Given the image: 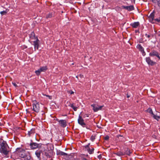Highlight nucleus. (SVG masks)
Instances as JSON below:
<instances>
[{
  "instance_id": "nucleus-1",
  "label": "nucleus",
  "mask_w": 160,
  "mask_h": 160,
  "mask_svg": "<svg viewBox=\"0 0 160 160\" xmlns=\"http://www.w3.org/2000/svg\"><path fill=\"white\" fill-rule=\"evenodd\" d=\"M18 155L21 158H23L27 157L28 159L30 157L29 152L21 148H17L16 152L12 155L11 158L14 160H17V159L18 158Z\"/></svg>"
},
{
  "instance_id": "nucleus-2",
  "label": "nucleus",
  "mask_w": 160,
  "mask_h": 160,
  "mask_svg": "<svg viewBox=\"0 0 160 160\" xmlns=\"http://www.w3.org/2000/svg\"><path fill=\"white\" fill-rule=\"evenodd\" d=\"M30 37L31 39H34V40L33 41L34 49H38V48L39 40L38 38L35 36L34 33L33 32L31 33V35L30 36Z\"/></svg>"
},
{
  "instance_id": "nucleus-3",
  "label": "nucleus",
  "mask_w": 160,
  "mask_h": 160,
  "mask_svg": "<svg viewBox=\"0 0 160 160\" xmlns=\"http://www.w3.org/2000/svg\"><path fill=\"white\" fill-rule=\"evenodd\" d=\"M91 106L92 108V109L94 112L101 110L102 108L104 107L103 105L99 106L97 104H92Z\"/></svg>"
},
{
  "instance_id": "nucleus-4",
  "label": "nucleus",
  "mask_w": 160,
  "mask_h": 160,
  "mask_svg": "<svg viewBox=\"0 0 160 160\" xmlns=\"http://www.w3.org/2000/svg\"><path fill=\"white\" fill-rule=\"evenodd\" d=\"M32 105L33 110L36 112H38L40 109L39 103L37 102H33Z\"/></svg>"
},
{
  "instance_id": "nucleus-5",
  "label": "nucleus",
  "mask_w": 160,
  "mask_h": 160,
  "mask_svg": "<svg viewBox=\"0 0 160 160\" xmlns=\"http://www.w3.org/2000/svg\"><path fill=\"white\" fill-rule=\"evenodd\" d=\"M8 147L0 148V152L1 153H3L5 155H7L9 151L7 150Z\"/></svg>"
},
{
  "instance_id": "nucleus-6",
  "label": "nucleus",
  "mask_w": 160,
  "mask_h": 160,
  "mask_svg": "<svg viewBox=\"0 0 160 160\" xmlns=\"http://www.w3.org/2000/svg\"><path fill=\"white\" fill-rule=\"evenodd\" d=\"M121 9H126L127 10H133L135 9L133 6L130 5L129 6H122L120 8Z\"/></svg>"
},
{
  "instance_id": "nucleus-7",
  "label": "nucleus",
  "mask_w": 160,
  "mask_h": 160,
  "mask_svg": "<svg viewBox=\"0 0 160 160\" xmlns=\"http://www.w3.org/2000/svg\"><path fill=\"white\" fill-rule=\"evenodd\" d=\"M78 122L79 124L84 127L85 126V123L84 122V120L80 115L79 116L78 119Z\"/></svg>"
},
{
  "instance_id": "nucleus-8",
  "label": "nucleus",
  "mask_w": 160,
  "mask_h": 160,
  "mask_svg": "<svg viewBox=\"0 0 160 160\" xmlns=\"http://www.w3.org/2000/svg\"><path fill=\"white\" fill-rule=\"evenodd\" d=\"M137 48L141 52L143 56H144L145 54L144 49L143 47L140 44H138L137 46Z\"/></svg>"
},
{
  "instance_id": "nucleus-9",
  "label": "nucleus",
  "mask_w": 160,
  "mask_h": 160,
  "mask_svg": "<svg viewBox=\"0 0 160 160\" xmlns=\"http://www.w3.org/2000/svg\"><path fill=\"white\" fill-rule=\"evenodd\" d=\"M146 61L147 63L151 65H153L155 62L152 61L149 57H147L146 58Z\"/></svg>"
},
{
  "instance_id": "nucleus-10",
  "label": "nucleus",
  "mask_w": 160,
  "mask_h": 160,
  "mask_svg": "<svg viewBox=\"0 0 160 160\" xmlns=\"http://www.w3.org/2000/svg\"><path fill=\"white\" fill-rule=\"evenodd\" d=\"M38 144L36 143L33 142L30 144V146L32 149H35L38 147Z\"/></svg>"
},
{
  "instance_id": "nucleus-11",
  "label": "nucleus",
  "mask_w": 160,
  "mask_h": 160,
  "mask_svg": "<svg viewBox=\"0 0 160 160\" xmlns=\"http://www.w3.org/2000/svg\"><path fill=\"white\" fill-rule=\"evenodd\" d=\"M59 122L60 125L62 127H65L66 126V121L65 120H61L59 121Z\"/></svg>"
},
{
  "instance_id": "nucleus-12",
  "label": "nucleus",
  "mask_w": 160,
  "mask_h": 160,
  "mask_svg": "<svg viewBox=\"0 0 160 160\" xmlns=\"http://www.w3.org/2000/svg\"><path fill=\"white\" fill-rule=\"evenodd\" d=\"M154 11H153L149 15V20L150 21V22H152L153 21L154 18Z\"/></svg>"
},
{
  "instance_id": "nucleus-13",
  "label": "nucleus",
  "mask_w": 160,
  "mask_h": 160,
  "mask_svg": "<svg viewBox=\"0 0 160 160\" xmlns=\"http://www.w3.org/2000/svg\"><path fill=\"white\" fill-rule=\"evenodd\" d=\"M139 25V22H135L131 24V26L133 28H137Z\"/></svg>"
},
{
  "instance_id": "nucleus-14",
  "label": "nucleus",
  "mask_w": 160,
  "mask_h": 160,
  "mask_svg": "<svg viewBox=\"0 0 160 160\" xmlns=\"http://www.w3.org/2000/svg\"><path fill=\"white\" fill-rule=\"evenodd\" d=\"M41 151L39 150H37L35 152V154L38 158H40V155Z\"/></svg>"
},
{
  "instance_id": "nucleus-15",
  "label": "nucleus",
  "mask_w": 160,
  "mask_h": 160,
  "mask_svg": "<svg viewBox=\"0 0 160 160\" xmlns=\"http://www.w3.org/2000/svg\"><path fill=\"white\" fill-rule=\"evenodd\" d=\"M158 53L156 51H153L149 53V55L151 56H156Z\"/></svg>"
},
{
  "instance_id": "nucleus-16",
  "label": "nucleus",
  "mask_w": 160,
  "mask_h": 160,
  "mask_svg": "<svg viewBox=\"0 0 160 160\" xmlns=\"http://www.w3.org/2000/svg\"><path fill=\"white\" fill-rule=\"evenodd\" d=\"M39 69L41 72H44L47 69V66H44L40 68Z\"/></svg>"
},
{
  "instance_id": "nucleus-17",
  "label": "nucleus",
  "mask_w": 160,
  "mask_h": 160,
  "mask_svg": "<svg viewBox=\"0 0 160 160\" xmlns=\"http://www.w3.org/2000/svg\"><path fill=\"white\" fill-rule=\"evenodd\" d=\"M0 145L1 146V148H3V147H8L7 144H6V142L4 141L1 143Z\"/></svg>"
},
{
  "instance_id": "nucleus-18",
  "label": "nucleus",
  "mask_w": 160,
  "mask_h": 160,
  "mask_svg": "<svg viewBox=\"0 0 160 160\" xmlns=\"http://www.w3.org/2000/svg\"><path fill=\"white\" fill-rule=\"evenodd\" d=\"M35 133L34 130L33 129H32L30 131H28V135L30 136L32 134H33Z\"/></svg>"
},
{
  "instance_id": "nucleus-19",
  "label": "nucleus",
  "mask_w": 160,
  "mask_h": 160,
  "mask_svg": "<svg viewBox=\"0 0 160 160\" xmlns=\"http://www.w3.org/2000/svg\"><path fill=\"white\" fill-rule=\"evenodd\" d=\"M90 145V143H88V145L84 146L85 150L87 151L88 152V151L90 149L89 147V145Z\"/></svg>"
},
{
  "instance_id": "nucleus-20",
  "label": "nucleus",
  "mask_w": 160,
  "mask_h": 160,
  "mask_svg": "<svg viewBox=\"0 0 160 160\" xmlns=\"http://www.w3.org/2000/svg\"><path fill=\"white\" fill-rule=\"evenodd\" d=\"M125 153L127 155H129L131 153V152L130 149H127V150L126 151Z\"/></svg>"
},
{
  "instance_id": "nucleus-21",
  "label": "nucleus",
  "mask_w": 160,
  "mask_h": 160,
  "mask_svg": "<svg viewBox=\"0 0 160 160\" xmlns=\"http://www.w3.org/2000/svg\"><path fill=\"white\" fill-rule=\"evenodd\" d=\"M153 117L156 119L157 120H158L159 119H160V117L159 116H158V115H156L154 114H153Z\"/></svg>"
},
{
  "instance_id": "nucleus-22",
  "label": "nucleus",
  "mask_w": 160,
  "mask_h": 160,
  "mask_svg": "<svg viewBox=\"0 0 160 160\" xmlns=\"http://www.w3.org/2000/svg\"><path fill=\"white\" fill-rule=\"evenodd\" d=\"M94 150V148H92L91 149H89L88 151V152L90 154H92L93 153Z\"/></svg>"
},
{
  "instance_id": "nucleus-23",
  "label": "nucleus",
  "mask_w": 160,
  "mask_h": 160,
  "mask_svg": "<svg viewBox=\"0 0 160 160\" xmlns=\"http://www.w3.org/2000/svg\"><path fill=\"white\" fill-rule=\"evenodd\" d=\"M115 154L116 155H117L119 156H122L123 155V153L122 152H118L115 153Z\"/></svg>"
},
{
  "instance_id": "nucleus-24",
  "label": "nucleus",
  "mask_w": 160,
  "mask_h": 160,
  "mask_svg": "<svg viewBox=\"0 0 160 160\" xmlns=\"http://www.w3.org/2000/svg\"><path fill=\"white\" fill-rule=\"evenodd\" d=\"M35 72L37 75H38L40 74L41 72L40 71V69H39L38 70L36 71Z\"/></svg>"
},
{
  "instance_id": "nucleus-25",
  "label": "nucleus",
  "mask_w": 160,
  "mask_h": 160,
  "mask_svg": "<svg viewBox=\"0 0 160 160\" xmlns=\"http://www.w3.org/2000/svg\"><path fill=\"white\" fill-rule=\"evenodd\" d=\"M147 111L150 114H152V115L153 114L152 109L151 108H148Z\"/></svg>"
},
{
  "instance_id": "nucleus-26",
  "label": "nucleus",
  "mask_w": 160,
  "mask_h": 160,
  "mask_svg": "<svg viewBox=\"0 0 160 160\" xmlns=\"http://www.w3.org/2000/svg\"><path fill=\"white\" fill-rule=\"evenodd\" d=\"M70 107H72L74 111H76L77 110V108L76 107H74V105H73V104H71L70 105Z\"/></svg>"
},
{
  "instance_id": "nucleus-27",
  "label": "nucleus",
  "mask_w": 160,
  "mask_h": 160,
  "mask_svg": "<svg viewBox=\"0 0 160 160\" xmlns=\"http://www.w3.org/2000/svg\"><path fill=\"white\" fill-rule=\"evenodd\" d=\"M7 11H3L0 12L1 14L2 15L6 14L7 13Z\"/></svg>"
},
{
  "instance_id": "nucleus-28",
  "label": "nucleus",
  "mask_w": 160,
  "mask_h": 160,
  "mask_svg": "<svg viewBox=\"0 0 160 160\" xmlns=\"http://www.w3.org/2000/svg\"><path fill=\"white\" fill-rule=\"evenodd\" d=\"M60 155H62V156L65 155H67V153H66L64 152H60Z\"/></svg>"
},
{
  "instance_id": "nucleus-29",
  "label": "nucleus",
  "mask_w": 160,
  "mask_h": 160,
  "mask_svg": "<svg viewBox=\"0 0 160 160\" xmlns=\"http://www.w3.org/2000/svg\"><path fill=\"white\" fill-rule=\"evenodd\" d=\"M95 139V137L94 136H91L90 139L92 141H93L94 139Z\"/></svg>"
},
{
  "instance_id": "nucleus-30",
  "label": "nucleus",
  "mask_w": 160,
  "mask_h": 160,
  "mask_svg": "<svg viewBox=\"0 0 160 160\" xmlns=\"http://www.w3.org/2000/svg\"><path fill=\"white\" fill-rule=\"evenodd\" d=\"M155 20L158 22H160V17H159L158 18H156V19H155Z\"/></svg>"
},
{
  "instance_id": "nucleus-31",
  "label": "nucleus",
  "mask_w": 160,
  "mask_h": 160,
  "mask_svg": "<svg viewBox=\"0 0 160 160\" xmlns=\"http://www.w3.org/2000/svg\"><path fill=\"white\" fill-rule=\"evenodd\" d=\"M45 155L47 157H49V153L48 152H45Z\"/></svg>"
},
{
  "instance_id": "nucleus-32",
  "label": "nucleus",
  "mask_w": 160,
  "mask_h": 160,
  "mask_svg": "<svg viewBox=\"0 0 160 160\" xmlns=\"http://www.w3.org/2000/svg\"><path fill=\"white\" fill-rule=\"evenodd\" d=\"M158 58V60H160V57L159 56V53H158L157 55L156 56Z\"/></svg>"
},
{
  "instance_id": "nucleus-33",
  "label": "nucleus",
  "mask_w": 160,
  "mask_h": 160,
  "mask_svg": "<svg viewBox=\"0 0 160 160\" xmlns=\"http://www.w3.org/2000/svg\"><path fill=\"white\" fill-rule=\"evenodd\" d=\"M145 36H146V37H147L148 38H149L150 37V35H148V34H145Z\"/></svg>"
},
{
  "instance_id": "nucleus-34",
  "label": "nucleus",
  "mask_w": 160,
  "mask_h": 160,
  "mask_svg": "<svg viewBox=\"0 0 160 160\" xmlns=\"http://www.w3.org/2000/svg\"><path fill=\"white\" fill-rule=\"evenodd\" d=\"M109 138V137L108 136H107L105 138V139L106 140H108Z\"/></svg>"
},
{
  "instance_id": "nucleus-35",
  "label": "nucleus",
  "mask_w": 160,
  "mask_h": 160,
  "mask_svg": "<svg viewBox=\"0 0 160 160\" xmlns=\"http://www.w3.org/2000/svg\"><path fill=\"white\" fill-rule=\"evenodd\" d=\"M12 84L15 87H16L17 86V84H16V83H15L12 82Z\"/></svg>"
},
{
  "instance_id": "nucleus-36",
  "label": "nucleus",
  "mask_w": 160,
  "mask_h": 160,
  "mask_svg": "<svg viewBox=\"0 0 160 160\" xmlns=\"http://www.w3.org/2000/svg\"><path fill=\"white\" fill-rule=\"evenodd\" d=\"M69 92L71 94H73L74 93V92L72 91H69Z\"/></svg>"
},
{
  "instance_id": "nucleus-37",
  "label": "nucleus",
  "mask_w": 160,
  "mask_h": 160,
  "mask_svg": "<svg viewBox=\"0 0 160 160\" xmlns=\"http://www.w3.org/2000/svg\"><path fill=\"white\" fill-rule=\"evenodd\" d=\"M52 16V15H51V14H50L48 16H47V18H50V17H51Z\"/></svg>"
},
{
  "instance_id": "nucleus-38",
  "label": "nucleus",
  "mask_w": 160,
  "mask_h": 160,
  "mask_svg": "<svg viewBox=\"0 0 160 160\" xmlns=\"http://www.w3.org/2000/svg\"><path fill=\"white\" fill-rule=\"evenodd\" d=\"M80 77L81 78H82V77H83V75H80Z\"/></svg>"
},
{
  "instance_id": "nucleus-39",
  "label": "nucleus",
  "mask_w": 160,
  "mask_h": 160,
  "mask_svg": "<svg viewBox=\"0 0 160 160\" xmlns=\"http://www.w3.org/2000/svg\"><path fill=\"white\" fill-rule=\"evenodd\" d=\"M158 36H160V32H159L158 34Z\"/></svg>"
},
{
  "instance_id": "nucleus-40",
  "label": "nucleus",
  "mask_w": 160,
  "mask_h": 160,
  "mask_svg": "<svg viewBox=\"0 0 160 160\" xmlns=\"http://www.w3.org/2000/svg\"><path fill=\"white\" fill-rule=\"evenodd\" d=\"M47 96H48V97H49V98H50V96H48V95H47Z\"/></svg>"
},
{
  "instance_id": "nucleus-41",
  "label": "nucleus",
  "mask_w": 160,
  "mask_h": 160,
  "mask_svg": "<svg viewBox=\"0 0 160 160\" xmlns=\"http://www.w3.org/2000/svg\"><path fill=\"white\" fill-rule=\"evenodd\" d=\"M129 96H127V97L128 98H129Z\"/></svg>"
},
{
  "instance_id": "nucleus-42",
  "label": "nucleus",
  "mask_w": 160,
  "mask_h": 160,
  "mask_svg": "<svg viewBox=\"0 0 160 160\" xmlns=\"http://www.w3.org/2000/svg\"><path fill=\"white\" fill-rule=\"evenodd\" d=\"M86 128H87V129H89V128H88V127H86Z\"/></svg>"
},
{
  "instance_id": "nucleus-43",
  "label": "nucleus",
  "mask_w": 160,
  "mask_h": 160,
  "mask_svg": "<svg viewBox=\"0 0 160 160\" xmlns=\"http://www.w3.org/2000/svg\"><path fill=\"white\" fill-rule=\"evenodd\" d=\"M24 160H29L28 159H24Z\"/></svg>"
},
{
  "instance_id": "nucleus-44",
  "label": "nucleus",
  "mask_w": 160,
  "mask_h": 160,
  "mask_svg": "<svg viewBox=\"0 0 160 160\" xmlns=\"http://www.w3.org/2000/svg\"><path fill=\"white\" fill-rule=\"evenodd\" d=\"M76 78H78V76H76Z\"/></svg>"
}]
</instances>
